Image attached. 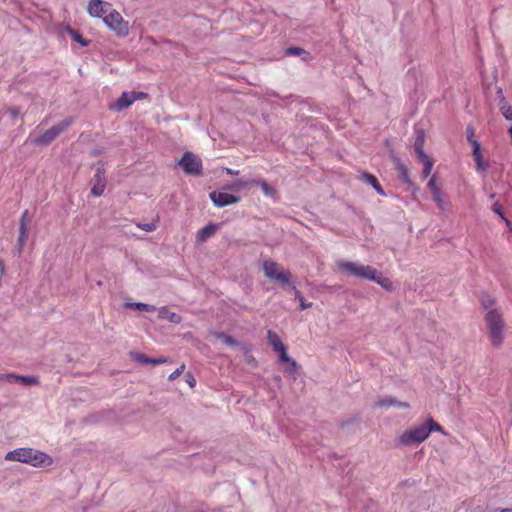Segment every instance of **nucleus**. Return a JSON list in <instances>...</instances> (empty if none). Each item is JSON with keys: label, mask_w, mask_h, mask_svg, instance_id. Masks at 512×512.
Returning a JSON list of instances; mask_svg holds the SVG:
<instances>
[{"label": "nucleus", "mask_w": 512, "mask_h": 512, "mask_svg": "<svg viewBox=\"0 0 512 512\" xmlns=\"http://www.w3.org/2000/svg\"><path fill=\"white\" fill-rule=\"evenodd\" d=\"M227 172H228L229 174H234V173H235V172H234V171H232L231 169H228V170H227Z\"/></svg>", "instance_id": "de8ad7c7"}, {"label": "nucleus", "mask_w": 512, "mask_h": 512, "mask_svg": "<svg viewBox=\"0 0 512 512\" xmlns=\"http://www.w3.org/2000/svg\"><path fill=\"white\" fill-rule=\"evenodd\" d=\"M157 311H158V317L160 319H167L169 322H171L173 324H179L182 322L181 315H179L175 312H170L166 306H162V307L158 308Z\"/></svg>", "instance_id": "f3484780"}, {"label": "nucleus", "mask_w": 512, "mask_h": 512, "mask_svg": "<svg viewBox=\"0 0 512 512\" xmlns=\"http://www.w3.org/2000/svg\"><path fill=\"white\" fill-rule=\"evenodd\" d=\"M337 267L340 271L357 278L368 279L383 285L384 278L378 274L376 269L368 265H360L356 262L338 261Z\"/></svg>", "instance_id": "f03ea898"}, {"label": "nucleus", "mask_w": 512, "mask_h": 512, "mask_svg": "<svg viewBox=\"0 0 512 512\" xmlns=\"http://www.w3.org/2000/svg\"><path fill=\"white\" fill-rule=\"evenodd\" d=\"M432 198H433V200L435 201V203L437 204L438 208L441 211H445L446 210L448 203L445 201L444 195H443L442 191L436 192L432 196Z\"/></svg>", "instance_id": "c85d7f7f"}, {"label": "nucleus", "mask_w": 512, "mask_h": 512, "mask_svg": "<svg viewBox=\"0 0 512 512\" xmlns=\"http://www.w3.org/2000/svg\"><path fill=\"white\" fill-rule=\"evenodd\" d=\"M217 230V226L215 224H208L204 226L197 232V241L205 242L208 238H210Z\"/></svg>", "instance_id": "412c9836"}, {"label": "nucleus", "mask_w": 512, "mask_h": 512, "mask_svg": "<svg viewBox=\"0 0 512 512\" xmlns=\"http://www.w3.org/2000/svg\"><path fill=\"white\" fill-rule=\"evenodd\" d=\"M0 381H7L9 383H17L23 386H31L38 383V379L34 376H22L12 373L0 374Z\"/></svg>", "instance_id": "f8f14e48"}, {"label": "nucleus", "mask_w": 512, "mask_h": 512, "mask_svg": "<svg viewBox=\"0 0 512 512\" xmlns=\"http://www.w3.org/2000/svg\"><path fill=\"white\" fill-rule=\"evenodd\" d=\"M137 226L142 229L143 231H146V232H152L156 229V224L155 223H144V224H137Z\"/></svg>", "instance_id": "58836bf2"}, {"label": "nucleus", "mask_w": 512, "mask_h": 512, "mask_svg": "<svg viewBox=\"0 0 512 512\" xmlns=\"http://www.w3.org/2000/svg\"><path fill=\"white\" fill-rule=\"evenodd\" d=\"M428 188L430 189L432 196L436 193L441 191V188L437 185L436 177L432 176L428 182Z\"/></svg>", "instance_id": "e433bc0d"}, {"label": "nucleus", "mask_w": 512, "mask_h": 512, "mask_svg": "<svg viewBox=\"0 0 512 512\" xmlns=\"http://www.w3.org/2000/svg\"><path fill=\"white\" fill-rule=\"evenodd\" d=\"M251 183L259 185L263 193L267 196H271L274 194V189L264 180H253Z\"/></svg>", "instance_id": "c756f323"}, {"label": "nucleus", "mask_w": 512, "mask_h": 512, "mask_svg": "<svg viewBox=\"0 0 512 512\" xmlns=\"http://www.w3.org/2000/svg\"><path fill=\"white\" fill-rule=\"evenodd\" d=\"M267 340H268L269 344L273 347V350L275 352L278 351L279 349H282L283 347H285L281 338L272 330H268Z\"/></svg>", "instance_id": "4be33fe9"}, {"label": "nucleus", "mask_w": 512, "mask_h": 512, "mask_svg": "<svg viewBox=\"0 0 512 512\" xmlns=\"http://www.w3.org/2000/svg\"><path fill=\"white\" fill-rule=\"evenodd\" d=\"M184 369H185V365L182 364L179 368H177L175 371H173L169 375V377H168L169 381L176 380L183 373Z\"/></svg>", "instance_id": "4c0bfd02"}, {"label": "nucleus", "mask_w": 512, "mask_h": 512, "mask_svg": "<svg viewBox=\"0 0 512 512\" xmlns=\"http://www.w3.org/2000/svg\"><path fill=\"white\" fill-rule=\"evenodd\" d=\"M9 113L13 118H16L19 115V110L17 108H11L9 109Z\"/></svg>", "instance_id": "c03bdc74"}, {"label": "nucleus", "mask_w": 512, "mask_h": 512, "mask_svg": "<svg viewBox=\"0 0 512 512\" xmlns=\"http://www.w3.org/2000/svg\"><path fill=\"white\" fill-rule=\"evenodd\" d=\"M286 54L289 55V56H301V55H303L304 56L303 57L304 60H307V58L309 56V53L306 50H304V49H302L300 47H295V46L288 47L286 49Z\"/></svg>", "instance_id": "cd10ccee"}, {"label": "nucleus", "mask_w": 512, "mask_h": 512, "mask_svg": "<svg viewBox=\"0 0 512 512\" xmlns=\"http://www.w3.org/2000/svg\"><path fill=\"white\" fill-rule=\"evenodd\" d=\"M138 98L135 92H123L121 96L111 105L116 111L128 108Z\"/></svg>", "instance_id": "ddd939ff"}, {"label": "nucleus", "mask_w": 512, "mask_h": 512, "mask_svg": "<svg viewBox=\"0 0 512 512\" xmlns=\"http://www.w3.org/2000/svg\"><path fill=\"white\" fill-rule=\"evenodd\" d=\"M263 271L267 278L281 282L283 284H290V274L284 270H280L278 263L272 260H265L263 262Z\"/></svg>", "instance_id": "0eeeda50"}, {"label": "nucleus", "mask_w": 512, "mask_h": 512, "mask_svg": "<svg viewBox=\"0 0 512 512\" xmlns=\"http://www.w3.org/2000/svg\"><path fill=\"white\" fill-rule=\"evenodd\" d=\"M375 406L376 407H385V408L396 407L399 409L400 408H404V409L409 408V404L407 402L400 401L392 396H385V397L379 399L375 403Z\"/></svg>", "instance_id": "4468645a"}, {"label": "nucleus", "mask_w": 512, "mask_h": 512, "mask_svg": "<svg viewBox=\"0 0 512 512\" xmlns=\"http://www.w3.org/2000/svg\"><path fill=\"white\" fill-rule=\"evenodd\" d=\"M362 180H363L366 184H368V185L372 186V187L374 188V190H375L379 195H381V196H385V195H386V193L384 192L383 188L381 187V185H380V183H379L378 179H377L374 175H372V174H370V173H363V174H362Z\"/></svg>", "instance_id": "aec40b11"}, {"label": "nucleus", "mask_w": 512, "mask_h": 512, "mask_svg": "<svg viewBox=\"0 0 512 512\" xmlns=\"http://www.w3.org/2000/svg\"><path fill=\"white\" fill-rule=\"evenodd\" d=\"M178 165L188 175H201L202 173V161L192 152H185Z\"/></svg>", "instance_id": "6e6552de"}, {"label": "nucleus", "mask_w": 512, "mask_h": 512, "mask_svg": "<svg viewBox=\"0 0 512 512\" xmlns=\"http://www.w3.org/2000/svg\"><path fill=\"white\" fill-rule=\"evenodd\" d=\"M27 222H28V210H25L22 215H21V218H20V225H22V223L26 224L27 225Z\"/></svg>", "instance_id": "37998d69"}, {"label": "nucleus", "mask_w": 512, "mask_h": 512, "mask_svg": "<svg viewBox=\"0 0 512 512\" xmlns=\"http://www.w3.org/2000/svg\"><path fill=\"white\" fill-rule=\"evenodd\" d=\"M111 9V4L102 0H90L88 3V13L92 17L103 18Z\"/></svg>", "instance_id": "9b49d317"}, {"label": "nucleus", "mask_w": 512, "mask_h": 512, "mask_svg": "<svg viewBox=\"0 0 512 512\" xmlns=\"http://www.w3.org/2000/svg\"><path fill=\"white\" fill-rule=\"evenodd\" d=\"M501 112H502V115L507 119V120H512V107L510 105H508L507 103H504L501 108H500Z\"/></svg>", "instance_id": "c9c22d12"}, {"label": "nucleus", "mask_w": 512, "mask_h": 512, "mask_svg": "<svg viewBox=\"0 0 512 512\" xmlns=\"http://www.w3.org/2000/svg\"><path fill=\"white\" fill-rule=\"evenodd\" d=\"M276 353H278L279 355L280 362L289 363V367H287L286 371L289 372L290 374H295L297 372V363L287 354L286 346L276 351Z\"/></svg>", "instance_id": "a211bd4d"}, {"label": "nucleus", "mask_w": 512, "mask_h": 512, "mask_svg": "<svg viewBox=\"0 0 512 512\" xmlns=\"http://www.w3.org/2000/svg\"><path fill=\"white\" fill-rule=\"evenodd\" d=\"M213 335L221 340L223 343H225L227 346H236L237 341L230 335L224 333V332H213Z\"/></svg>", "instance_id": "393cba45"}, {"label": "nucleus", "mask_w": 512, "mask_h": 512, "mask_svg": "<svg viewBox=\"0 0 512 512\" xmlns=\"http://www.w3.org/2000/svg\"><path fill=\"white\" fill-rule=\"evenodd\" d=\"M396 169H397V172L399 174V177L400 179L406 183V184H411V179H410V175H409V170L408 168L405 166V164H403L402 162L400 161H397L396 163Z\"/></svg>", "instance_id": "5701e85b"}, {"label": "nucleus", "mask_w": 512, "mask_h": 512, "mask_svg": "<svg viewBox=\"0 0 512 512\" xmlns=\"http://www.w3.org/2000/svg\"><path fill=\"white\" fill-rule=\"evenodd\" d=\"M466 134H467V140L468 142L472 145V147L474 148V143H479L478 140H476L474 138V134H475V131H474V128L471 126V125H468L467 128H466Z\"/></svg>", "instance_id": "f704fd0d"}, {"label": "nucleus", "mask_w": 512, "mask_h": 512, "mask_svg": "<svg viewBox=\"0 0 512 512\" xmlns=\"http://www.w3.org/2000/svg\"><path fill=\"white\" fill-rule=\"evenodd\" d=\"M494 197H495V194H494V193H492V194H490V195H489V198H490V199H493Z\"/></svg>", "instance_id": "09e8293b"}, {"label": "nucleus", "mask_w": 512, "mask_h": 512, "mask_svg": "<svg viewBox=\"0 0 512 512\" xmlns=\"http://www.w3.org/2000/svg\"><path fill=\"white\" fill-rule=\"evenodd\" d=\"M71 125L70 119H64L61 122L53 125L51 128L46 130L43 134L34 139L36 145H48L51 143L59 134L65 131Z\"/></svg>", "instance_id": "423d86ee"}, {"label": "nucleus", "mask_w": 512, "mask_h": 512, "mask_svg": "<svg viewBox=\"0 0 512 512\" xmlns=\"http://www.w3.org/2000/svg\"><path fill=\"white\" fill-rule=\"evenodd\" d=\"M134 359L140 364H153V365L164 364L169 361L168 358H166V357L151 358L143 353L135 354Z\"/></svg>", "instance_id": "6ab92c4d"}, {"label": "nucleus", "mask_w": 512, "mask_h": 512, "mask_svg": "<svg viewBox=\"0 0 512 512\" xmlns=\"http://www.w3.org/2000/svg\"><path fill=\"white\" fill-rule=\"evenodd\" d=\"M485 320L487 323L491 343L494 346L501 345L504 340V322L501 315L496 310H489L486 313Z\"/></svg>", "instance_id": "7ed1b4c3"}, {"label": "nucleus", "mask_w": 512, "mask_h": 512, "mask_svg": "<svg viewBox=\"0 0 512 512\" xmlns=\"http://www.w3.org/2000/svg\"><path fill=\"white\" fill-rule=\"evenodd\" d=\"M500 512H512V508H504Z\"/></svg>", "instance_id": "49530a36"}, {"label": "nucleus", "mask_w": 512, "mask_h": 512, "mask_svg": "<svg viewBox=\"0 0 512 512\" xmlns=\"http://www.w3.org/2000/svg\"><path fill=\"white\" fill-rule=\"evenodd\" d=\"M295 291V297L299 300L300 303V310H305L307 308H310L312 306L311 302H306L302 293L296 289V287H293Z\"/></svg>", "instance_id": "7c9ffc66"}, {"label": "nucleus", "mask_w": 512, "mask_h": 512, "mask_svg": "<svg viewBox=\"0 0 512 512\" xmlns=\"http://www.w3.org/2000/svg\"><path fill=\"white\" fill-rule=\"evenodd\" d=\"M250 184H252L251 182H247V181H244V180H237L235 183H234V187H237V188H245L247 186H249Z\"/></svg>", "instance_id": "79ce46f5"}, {"label": "nucleus", "mask_w": 512, "mask_h": 512, "mask_svg": "<svg viewBox=\"0 0 512 512\" xmlns=\"http://www.w3.org/2000/svg\"><path fill=\"white\" fill-rule=\"evenodd\" d=\"M425 425H426V428H427L428 436L430 435L431 432H440L442 434H445V432L442 429V427L440 426V424H438L432 418H428L425 421Z\"/></svg>", "instance_id": "a878e982"}, {"label": "nucleus", "mask_w": 512, "mask_h": 512, "mask_svg": "<svg viewBox=\"0 0 512 512\" xmlns=\"http://www.w3.org/2000/svg\"><path fill=\"white\" fill-rule=\"evenodd\" d=\"M424 141H425V133L423 130H416L415 132V141H414V151L417 158H425L427 154L424 152Z\"/></svg>", "instance_id": "dca6fc26"}, {"label": "nucleus", "mask_w": 512, "mask_h": 512, "mask_svg": "<svg viewBox=\"0 0 512 512\" xmlns=\"http://www.w3.org/2000/svg\"><path fill=\"white\" fill-rule=\"evenodd\" d=\"M492 210H493L494 213L499 215L501 218H504V213H503L502 207H501V205L498 202H495L493 204Z\"/></svg>", "instance_id": "ea45409f"}, {"label": "nucleus", "mask_w": 512, "mask_h": 512, "mask_svg": "<svg viewBox=\"0 0 512 512\" xmlns=\"http://www.w3.org/2000/svg\"><path fill=\"white\" fill-rule=\"evenodd\" d=\"M186 377V382L188 383V385L193 388L196 386V379L194 378V376L190 373L186 374L185 375Z\"/></svg>", "instance_id": "a19ab883"}, {"label": "nucleus", "mask_w": 512, "mask_h": 512, "mask_svg": "<svg viewBox=\"0 0 512 512\" xmlns=\"http://www.w3.org/2000/svg\"><path fill=\"white\" fill-rule=\"evenodd\" d=\"M70 34L73 40L81 44V46L85 47L89 44V41L84 39L77 31L70 30Z\"/></svg>", "instance_id": "72a5a7b5"}, {"label": "nucleus", "mask_w": 512, "mask_h": 512, "mask_svg": "<svg viewBox=\"0 0 512 512\" xmlns=\"http://www.w3.org/2000/svg\"><path fill=\"white\" fill-rule=\"evenodd\" d=\"M425 422L404 431L399 437V443L405 446L421 443L428 438Z\"/></svg>", "instance_id": "20e7f679"}, {"label": "nucleus", "mask_w": 512, "mask_h": 512, "mask_svg": "<svg viewBox=\"0 0 512 512\" xmlns=\"http://www.w3.org/2000/svg\"><path fill=\"white\" fill-rule=\"evenodd\" d=\"M92 182L91 194L95 197L101 196L106 188L105 169L103 167L97 168Z\"/></svg>", "instance_id": "9d476101"}, {"label": "nucleus", "mask_w": 512, "mask_h": 512, "mask_svg": "<svg viewBox=\"0 0 512 512\" xmlns=\"http://www.w3.org/2000/svg\"><path fill=\"white\" fill-rule=\"evenodd\" d=\"M421 163H423V177L426 178L430 175L432 168H433V161L432 159L427 155L425 158H417Z\"/></svg>", "instance_id": "bb28decb"}, {"label": "nucleus", "mask_w": 512, "mask_h": 512, "mask_svg": "<svg viewBox=\"0 0 512 512\" xmlns=\"http://www.w3.org/2000/svg\"><path fill=\"white\" fill-rule=\"evenodd\" d=\"M104 23L118 36L125 37L129 34V23L116 10L110 11L103 17Z\"/></svg>", "instance_id": "39448f33"}, {"label": "nucleus", "mask_w": 512, "mask_h": 512, "mask_svg": "<svg viewBox=\"0 0 512 512\" xmlns=\"http://www.w3.org/2000/svg\"><path fill=\"white\" fill-rule=\"evenodd\" d=\"M27 239V227L26 224L22 223L19 227V238H18V244L20 248L24 245L25 241Z\"/></svg>", "instance_id": "473e14b6"}, {"label": "nucleus", "mask_w": 512, "mask_h": 512, "mask_svg": "<svg viewBox=\"0 0 512 512\" xmlns=\"http://www.w3.org/2000/svg\"><path fill=\"white\" fill-rule=\"evenodd\" d=\"M209 197H210L211 201L213 202V204L220 208L235 204V203L239 202V200H240L239 197H237L233 194L227 193V192H222V191H212L209 194Z\"/></svg>", "instance_id": "1a4fd4ad"}, {"label": "nucleus", "mask_w": 512, "mask_h": 512, "mask_svg": "<svg viewBox=\"0 0 512 512\" xmlns=\"http://www.w3.org/2000/svg\"><path fill=\"white\" fill-rule=\"evenodd\" d=\"M6 460L27 463L35 467L52 464V458L47 454L32 448H18L5 456Z\"/></svg>", "instance_id": "f257e3e1"}, {"label": "nucleus", "mask_w": 512, "mask_h": 512, "mask_svg": "<svg viewBox=\"0 0 512 512\" xmlns=\"http://www.w3.org/2000/svg\"><path fill=\"white\" fill-rule=\"evenodd\" d=\"M472 155L476 164V170L478 172H485L489 165L483 160L480 143H474Z\"/></svg>", "instance_id": "2eb2a0df"}, {"label": "nucleus", "mask_w": 512, "mask_h": 512, "mask_svg": "<svg viewBox=\"0 0 512 512\" xmlns=\"http://www.w3.org/2000/svg\"><path fill=\"white\" fill-rule=\"evenodd\" d=\"M481 303H482V306L484 307V309L486 310H494L493 309V306L495 304V301L494 299L489 296V295H483L482 298H481Z\"/></svg>", "instance_id": "2f4dec72"}, {"label": "nucleus", "mask_w": 512, "mask_h": 512, "mask_svg": "<svg viewBox=\"0 0 512 512\" xmlns=\"http://www.w3.org/2000/svg\"><path fill=\"white\" fill-rule=\"evenodd\" d=\"M501 219L505 221L507 226L511 225V221L508 218H506L505 216H504V218H501Z\"/></svg>", "instance_id": "a18cd8bd"}, {"label": "nucleus", "mask_w": 512, "mask_h": 512, "mask_svg": "<svg viewBox=\"0 0 512 512\" xmlns=\"http://www.w3.org/2000/svg\"><path fill=\"white\" fill-rule=\"evenodd\" d=\"M127 307H132L137 310L146 311V312H154L157 310L156 306L142 303V302H130V303H127Z\"/></svg>", "instance_id": "b1692460"}]
</instances>
